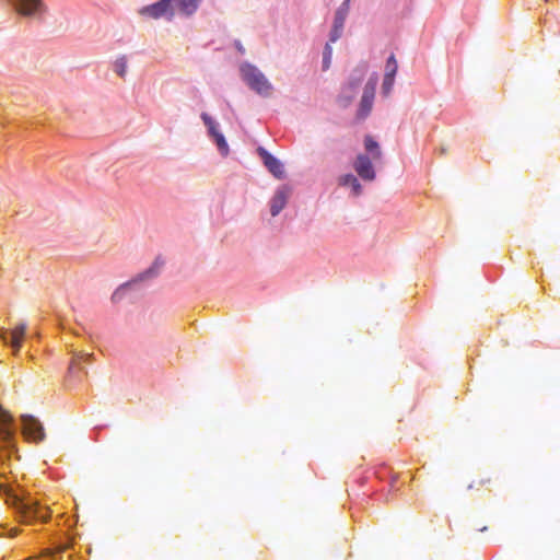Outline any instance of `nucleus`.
<instances>
[{
    "label": "nucleus",
    "instance_id": "obj_1",
    "mask_svg": "<svg viewBox=\"0 0 560 560\" xmlns=\"http://www.w3.org/2000/svg\"><path fill=\"white\" fill-rule=\"evenodd\" d=\"M0 490L5 495V503L14 509L21 522L31 523L34 520L46 522L49 518V509L40 508L31 494L1 482Z\"/></svg>",
    "mask_w": 560,
    "mask_h": 560
},
{
    "label": "nucleus",
    "instance_id": "obj_2",
    "mask_svg": "<svg viewBox=\"0 0 560 560\" xmlns=\"http://www.w3.org/2000/svg\"><path fill=\"white\" fill-rule=\"evenodd\" d=\"M241 74L246 84L262 96H269L272 91L271 83L261 71L250 63L241 66Z\"/></svg>",
    "mask_w": 560,
    "mask_h": 560
},
{
    "label": "nucleus",
    "instance_id": "obj_3",
    "mask_svg": "<svg viewBox=\"0 0 560 560\" xmlns=\"http://www.w3.org/2000/svg\"><path fill=\"white\" fill-rule=\"evenodd\" d=\"M12 417L0 406V440L3 443V448L10 451L14 447V431L12 428ZM9 458V456L3 455L0 452V468L3 466L4 462ZM3 474L0 472V477Z\"/></svg>",
    "mask_w": 560,
    "mask_h": 560
},
{
    "label": "nucleus",
    "instance_id": "obj_4",
    "mask_svg": "<svg viewBox=\"0 0 560 560\" xmlns=\"http://www.w3.org/2000/svg\"><path fill=\"white\" fill-rule=\"evenodd\" d=\"M12 10L27 19H40L46 12L43 2H12Z\"/></svg>",
    "mask_w": 560,
    "mask_h": 560
},
{
    "label": "nucleus",
    "instance_id": "obj_5",
    "mask_svg": "<svg viewBox=\"0 0 560 560\" xmlns=\"http://www.w3.org/2000/svg\"><path fill=\"white\" fill-rule=\"evenodd\" d=\"M173 2H153L142 8L139 13L147 19H171L174 15Z\"/></svg>",
    "mask_w": 560,
    "mask_h": 560
},
{
    "label": "nucleus",
    "instance_id": "obj_6",
    "mask_svg": "<svg viewBox=\"0 0 560 560\" xmlns=\"http://www.w3.org/2000/svg\"><path fill=\"white\" fill-rule=\"evenodd\" d=\"M23 433L34 442H42L45 438V432L42 423L32 416H22Z\"/></svg>",
    "mask_w": 560,
    "mask_h": 560
},
{
    "label": "nucleus",
    "instance_id": "obj_7",
    "mask_svg": "<svg viewBox=\"0 0 560 560\" xmlns=\"http://www.w3.org/2000/svg\"><path fill=\"white\" fill-rule=\"evenodd\" d=\"M353 168L357 174L365 182H373L376 177L372 161L365 154H359L355 158L353 162Z\"/></svg>",
    "mask_w": 560,
    "mask_h": 560
},
{
    "label": "nucleus",
    "instance_id": "obj_8",
    "mask_svg": "<svg viewBox=\"0 0 560 560\" xmlns=\"http://www.w3.org/2000/svg\"><path fill=\"white\" fill-rule=\"evenodd\" d=\"M257 152L268 171L278 179L283 178L284 170L282 163L262 147H259Z\"/></svg>",
    "mask_w": 560,
    "mask_h": 560
},
{
    "label": "nucleus",
    "instance_id": "obj_9",
    "mask_svg": "<svg viewBox=\"0 0 560 560\" xmlns=\"http://www.w3.org/2000/svg\"><path fill=\"white\" fill-rule=\"evenodd\" d=\"M25 332H26V324L22 323V324L15 326L11 330L10 341H8L9 332L5 330L1 331L0 337L3 340V342L10 343V346L12 347V349L14 351V354H16L22 347V342H23Z\"/></svg>",
    "mask_w": 560,
    "mask_h": 560
},
{
    "label": "nucleus",
    "instance_id": "obj_10",
    "mask_svg": "<svg viewBox=\"0 0 560 560\" xmlns=\"http://www.w3.org/2000/svg\"><path fill=\"white\" fill-rule=\"evenodd\" d=\"M376 84L377 78L375 75L368 81L364 88V92L360 102V115L362 117H365L372 109Z\"/></svg>",
    "mask_w": 560,
    "mask_h": 560
},
{
    "label": "nucleus",
    "instance_id": "obj_11",
    "mask_svg": "<svg viewBox=\"0 0 560 560\" xmlns=\"http://www.w3.org/2000/svg\"><path fill=\"white\" fill-rule=\"evenodd\" d=\"M348 12H349L348 2H343L341 4V7L337 10L336 15H335L334 26L330 32V38H329L330 43H335L336 40H338L340 38Z\"/></svg>",
    "mask_w": 560,
    "mask_h": 560
},
{
    "label": "nucleus",
    "instance_id": "obj_12",
    "mask_svg": "<svg viewBox=\"0 0 560 560\" xmlns=\"http://www.w3.org/2000/svg\"><path fill=\"white\" fill-rule=\"evenodd\" d=\"M291 195V189L287 186L278 188L270 200V212L272 217L278 215L285 207Z\"/></svg>",
    "mask_w": 560,
    "mask_h": 560
},
{
    "label": "nucleus",
    "instance_id": "obj_13",
    "mask_svg": "<svg viewBox=\"0 0 560 560\" xmlns=\"http://www.w3.org/2000/svg\"><path fill=\"white\" fill-rule=\"evenodd\" d=\"M338 183L340 186H349L353 196L358 197L362 192V186L358 178L352 174H346L339 177Z\"/></svg>",
    "mask_w": 560,
    "mask_h": 560
},
{
    "label": "nucleus",
    "instance_id": "obj_14",
    "mask_svg": "<svg viewBox=\"0 0 560 560\" xmlns=\"http://www.w3.org/2000/svg\"><path fill=\"white\" fill-rule=\"evenodd\" d=\"M364 147L365 150L369 151L372 154V158L374 160H380L382 156L381 149L378 147V143L371 137L366 136L364 139Z\"/></svg>",
    "mask_w": 560,
    "mask_h": 560
},
{
    "label": "nucleus",
    "instance_id": "obj_15",
    "mask_svg": "<svg viewBox=\"0 0 560 560\" xmlns=\"http://www.w3.org/2000/svg\"><path fill=\"white\" fill-rule=\"evenodd\" d=\"M174 13L178 12L180 14L189 15L197 10V2H174Z\"/></svg>",
    "mask_w": 560,
    "mask_h": 560
},
{
    "label": "nucleus",
    "instance_id": "obj_16",
    "mask_svg": "<svg viewBox=\"0 0 560 560\" xmlns=\"http://www.w3.org/2000/svg\"><path fill=\"white\" fill-rule=\"evenodd\" d=\"M219 151L223 154V155H228L229 154V145H228V142L224 138V136L219 131V132H215V135L212 136Z\"/></svg>",
    "mask_w": 560,
    "mask_h": 560
},
{
    "label": "nucleus",
    "instance_id": "obj_17",
    "mask_svg": "<svg viewBox=\"0 0 560 560\" xmlns=\"http://www.w3.org/2000/svg\"><path fill=\"white\" fill-rule=\"evenodd\" d=\"M219 151L223 154V155H228L229 154V145H228V142L224 138V136L219 131V132H215V135L212 136Z\"/></svg>",
    "mask_w": 560,
    "mask_h": 560
},
{
    "label": "nucleus",
    "instance_id": "obj_18",
    "mask_svg": "<svg viewBox=\"0 0 560 560\" xmlns=\"http://www.w3.org/2000/svg\"><path fill=\"white\" fill-rule=\"evenodd\" d=\"M114 71L121 78L127 73V58L126 56L118 57L114 62Z\"/></svg>",
    "mask_w": 560,
    "mask_h": 560
},
{
    "label": "nucleus",
    "instance_id": "obj_19",
    "mask_svg": "<svg viewBox=\"0 0 560 560\" xmlns=\"http://www.w3.org/2000/svg\"><path fill=\"white\" fill-rule=\"evenodd\" d=\"M397 70H398V63H397L395 56L392 54L386 61L384 75H389V77L395 78Z\"/></svg>",
    "mask_w": 560,
    "mask_h": 560
},
{
    "label": "nucleus",
    "instance_id": "obj_20",
    "mask_svg": "<svg viewBox=\"0 0 560 560\" xmlns=\"http://www.w3.org/2000/svg\"><path fill=\"white\" fill-rule=\"evenodd\" d=\"M201 118L208 128L210 136L212 137L215 132H219L215 121L206 113L201 114Z\"/></svg>",
    "mask_w": 560,
    "mask_h": 560
},
{
    "label": "nucleus",
    "instance_id": "obj_21",
    "mask_svg": "<svg viewBox=\"0 0 560 560\" xmlns=\"http://www.w3.org/2000/svg\"><path fill=\"white\" fill-rule=\"evenodd\" d=\"M394 82H395L394 77L384 75L383 83H382V93L385 96H388L390 94L393 86H394Z\"/></svg>",
    "mask_w": 560,
    "mask_h": 560
},
{
    "label": "nucleus",
    "instance_id": "obj_22",
    "mask_svg": "<svg viewBox=\"0 0 560 560\" xmlns=\"http://www.w3.org/2000/svg\"><path fill=\"white\" fill-rule=\"evenodd\" d=\"M128 285L129 283H124L114 291V293L112 294V301L114 303H118L124 299Z\"/></svg>",
    "mask_w": 560,
    "mask_h": 560
},
{
    "label": "nucleus",
    "instance_id": "obj_23",
    "mask_svg": "<svg viewBox=\"0 0 560 560\" xmlns=\"http://www.w3.org/2000/svg\"><path fill=\"white\" fill-rule=\"evenodd\" d=\"M332 49L330 47V42L326 44L324 54H323V65L324 69H328L331 60Z\"/></svg>",
    "mask_w": 560,
    "mask_h": 560
},
{
    "label": "nucleus",
    "instance_id": "obj_24",
    "mask_svg": "<svg viewBox=\"0 0 560 560\" xmlns=\"http://www.w3.org/2000/svg\"><path fill=\"white\" fill-rule=\"evenodd\" d=\"M489 482H490V478H479L478 480L472 481V482L468 486V488H469V489H472V488H475V487H477V488H478V487L485 486L486 483H489Z\"/></svg>",
    "mask_w": 560,
    "mask_h": 560
},
{
    "label": "nucleus",
    "instance_id": "obj_25",
    "mask_svg": "<svg viewBox=\"0 0 560 560\" xmlns=\"http://www.w3.org/2000/svg\"><path fill=\"white\" fill-rule=\"evenodd\" d=\"M91 357H92V354H89V353L78 355L77 358H74V359L72 360V362H71V364H70V366H69V370H70V371H72V370L74 369V366H75V364H77L78 360H80V359H85V360H88V359H90Z\"/></svg>",
    "mask_w": 560,
    "mask_h": 560
},
{
    "label": "nucleus",
    "instance_id": "obj_26",
    "mask_svg": "<svg viewBox=\"0 0 560 560\" xmlns=\"http://www.w3.org/2000/svg\"><path fill=\"white\" fill-rule=\"evenodd\" d=\"M235 47H236V49H237V51H238L240 54H245V48L243 47V45L241 44V42L236 40V42H235Z\"/></svg>",
    "mask_w": 560,
    "mask_h": 560
},
{
    "label": "nucleus",
    "instance_id": "obj_27",
    "mask_svg": "<svg viewBox=\"0 0 560 560\" xmlns=\"http://www.w3.org/2000/svg\"><path fill=\"white\" fill-rule=\"evenodd\" d=\"M156 273V271L153 270V268L149 269L148 271H145L141 278H148V277H151V276H154Z\"/></svg>",
    "mask_w": 560,
    "mask_h": 560
},
{
    "label": "nucleus",
    "instance_id": "obj_28",
    "mask_svg": "<svg viewBox=\"0 0 560 560\" xmlns=\"http://www.w3.org/2000/svg\"><path fill=\"white\" fill-rule=\"evenodd\" d=\"M363 74H364V73L362 72V73L359 75V78L357 79V81L352 84V86H353V88H357V86L360 84V82H361V80H362V78H363Z\"/></svg>",
    "mask_w": 560,
    "mask_h": 560
},
{
    "label": "nucleus",
    "instance_id": "obj_29",
    "mask_svg": "<svg viewBox=\"0 0 560 560\" xmlns=\"http://www.w3.org/2000/svg\"><path fill=\"white\" fill-rule=\"evenodd\" d=\"M447 152V149L446 148H441L440 149V153L443 155V154H446Z\"/></svg>",
    "mask_w": 560,
    "mask_h": 560
},
{
    "label": "nucleus",
    "instance_id": "obj_30",
    "mask_svg": "<svg viewBox=\"0 0 560 560\" xmlns=\"http://www.w3.org/2000/svg\"><path fill=\"white\" fill-rule=\"evenodd\" d=\"M16 534H18V529H13V530L11 532V536H15Z\"/></svg>",
    "mask_w": 560,
    "mask_h": 560
}]
</instances>
